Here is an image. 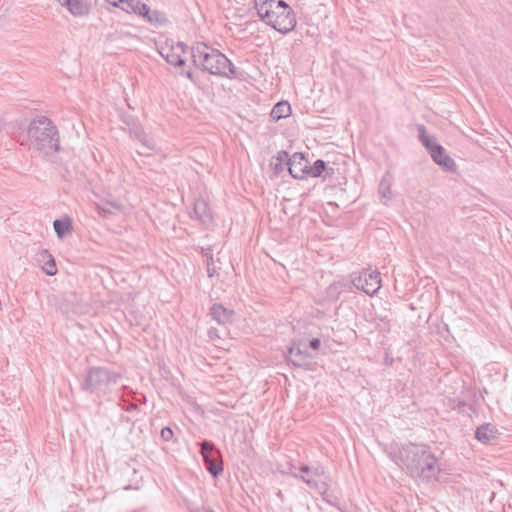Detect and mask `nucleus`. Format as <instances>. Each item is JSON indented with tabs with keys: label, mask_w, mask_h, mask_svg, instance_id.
I'll use <instances>...</instances> for the list:
<instances>
[{
	"label": "nucleus",
	"mask_w": 512,
	"mask_h": 512,
	"mask_svg": "<svg viewBox=\"0 0 512 512\" xmlns=\"http://www.w3.org/2000/svg\"><path fill=\"white\" fill-rule=\"evenodd\" d=\"M210 314L216 322L222 325L231 323L234 318V311L221 304H214L210 309Z\"/></svg>",
	"instance_id": "nucleus-13"
},
{
	"label": "nucleus",
	"mask_w": 512,
	"mask_h": 512,
	"mask_svg": "<svg viewBox=\"0 0 512 512\" xmlns=\"http://www.w3.org/2000/svg\"><path fill=\"white\" fill-rule=\"evenodd\" d=\"M474 435H475V438L480 441V436H481V433H480V426H477L475 428V432H474Z\"/></svg>",
	"instance_id": "nucleus-36"
},
{
	"label": "nucleus",
	"mask_w": 512,
	"mask_h": 512,
	"mask_svg": "<svg viewBox=\"0 0 512 512\" xmlns=\"http://www.w3.org/2000/svg\"><path fill=\"white\" fill-rule=\"evenodd\" d=\"M276 495H277V497H278L281 501H283V500H284V495H283V493H282V491H281V490H279V491L277 492V494H276Z\"/></svg>",
	"instance_id": "nucleus-38"
},
{
	"label": "nucleus",
	"mask_w": 512,
	"mask_h": 512,
	"mask_svg": "<svg viewBox=\"0 0 512 512\" xmlns=\"http://www.w3.org/2000/svg\"><path fill=\"white\" fill-rule=\"evenodd\" d=\"M198 72L202 76H206L208 74L215 76H226V69L235 68V66H195Z\"/></svg>",
	"instance_id": "nucleus-21"
},
{
	"label": "nucleus",
	"mask_w": 512,
	"mask_h": 512,
	"mask_svg": "<svg viewBox=\"0 0 512 512\" xmlns=\"http://www.w3.org/2000/svg\"><path fill=\"white\" fill-rule=\"evenodd\" d=\"M345 285L342 282H335L327 288V296L331 299H337Z\"/></svg>",
	"instance_id": "nucleus-25"
},
{
	"label": "nucleus",
	"mask_w": 512,
	"mask_h": 512,
	"mask_svg": "<svg viewBox=\"0 0 512 512\" xmlns=\"http://www.w3.org/2000/svg\"><path fill=\"white\" fill-rule=\"evenodd\" d=\"M54 230L59 238H63L71 229L69 219H56L53 222Z\"/></svg>",
	"instance_id": "nucleus-24"
},
{
	"label": "nucleus",
	"mask_w": 512,
	"mask_h": 512,
	"mask_svg": "<svg viewBox=\"0 0 512 512\" xmlns=\"http://www.w3.org/2000/svg\"><path fill=\"white\" fill-rule=\"evenodd\" d=\"M494 497H495V492H494V491H490V494H489V500H490V502H492V501H493Z\"/></svg>",
	"instance_id": "nucleus-39"
},
{
	"label": "nucleus",
	"mask_w": 512,
	"mask_h": 512,
	"mask_svg": "<svg viewBox=\"0 0 512 512\" xmlns=\"http://www.w3.org/2000/svg\"><path fill=\"white\" fill-rule=\"evenodd\" d=\"M333 172L332 167H328L325 161L318 159L313 165L309 164L308 177H326L332 175Z\"/></svg>",
	"instance_id": "nucleus-16"
},
{
	"label": "nucleus",
	"mask_w": 512,
	"mask_h": 512,
	"mask_svg": "<svg viewBox=\"0 0 512 512\" xmlns=\"http://www.w3.org/2000/svg\"><path fill=\"white\" fill-rule=\"evenodd\" d=\"M290 114V104L286 101H281L274 105L270 115L274 120L278 121L280 119L288 117Z\"/></svg>",
	"instance_id": "nucleus-20"
},
{
	"label": "nucleus",
	"mask_w": 512,
	"mask_h": 512,
	"mask_svg": "<svg viewBox=\"0 0 512 512\" xmlns=\"http://www.w3.org/2000/svg\"><path fill=\"white\" fill-rule=\"evenodd\" d=\"M177 70L174 72L175 75L179 76H185V66H174Z\"/></svg>",
	"instance_id": "nucleus-33"
},
{
	"label": "nucleus",
	"mask_w": 512,
	"mask_h": 512,
	"mask_svg": "<svg viewBox=\"0 0 512 512\" xmlns=\"http://www.w3.org/2000/svg\"><path fill=\"white\" fill-rule=\"evenodd\" d=\"M274 159H275V162L272 161L271 166L273 167L274 172L276 174H278L281 171H283L284 165L288 166L289 154H288V152L281 150L277 153V155L275 156Z\"/></svg>",
	"instance_id": "nucleus-23"
},
{
	"label": "nucleus",
	"mask_w": 512,
	"mask_h": 512,
	"mask_svg": "<svg viewBox=\"0 0 512 512\" xmlns=\"http://www.w3.org/2000/svg\"><path fill=\"white\" fill-rule=\"evenodd\" d=\"M227 78H233V79H243L244 75L243 72L239 70L237 66L235 68H228L226 69V76Z\"/></svg>",
	"instance_id": "nucleus-27"
},
{
	"label": "nucleus",
	"mask_w": 512,
	"mask_h": 512,
	"mask_svg": "<svg viewBox=\"0 0 512 512\" xmlns=\"http://www.w3.org/2000/svg\"><path fill=\"white\" fill-rule=\"evenodd\" d=\"M61 6H64L65 0H58Z\"/></svg>",
	"instance_id": "nucleus-40"
},
{
	"label": "nucleus",
	"mask_w": 512,
	"mask_h": 512,
	"mask_svg": "<svg viewBox=\"0 0 512 512\" xmlns=\"http://www.w3.org/2000/svg\"><path fill=\"white\" fill-rule=\"evenodd\" d=\"M30 146L44 156L60 150V138L57 127L46 116L33 119L28 127Z\"/></svg>",
	"instance_id": "nucleus-2"
},
{
	"label": "nucleus",
	"mask_w": 512,
	"mask_h": 512,
	"mask_svg": "<svg viewBox=\"0 0 512 512\" xmlns=\"http://www.w3.org/2000/svg\"><path fill=\"white\" fill-rule=\"evenodd\" d=\"M130 135L135 140L139 141L144 148L149 151H153L156 148L155 142L148 137L146 132L140 126H134L130 130Z\"/></svg>",
	"instance_id": "nucleus-15"
},
{
	"label": "nucleus",
	"mask_w": 512,
	"mask_h": 512,
	"mask_svg": "<svg viewBox=\"0 0 512 512\" xmlns=\"http://www.w3.org/2000/svg\"><path fill=\"white\" fill-rule=\"evenodd\" d=\"M121 378L122 374L120 372L107 367H89L81 384V389L96 394L98 397L104 396L111 392V387L116 385Z\"/></svg>",
	"instance_id": "nucleus-3"
},
{
	"label": "nucleus",
	"mask_w": 512,
	"mask_h": 512,
	"mask_svg": "<svg viewBox=\"0 0 512 512\" xmlns=\"http://www.w3.org/2000/svg\"><path fill=\"white\" fill-rule=\"evenodd\" d=\"M498 436L499 432L495 425L482 424V444H494Z\"/></svg>",
	"instance_id": "nucleus-19"
},
{
	"label": "nucleus",
	"mask_w": 512,
	"mask_h": 512,
	"mask_svg": "<svg viewBox=\"0 0 512 512\" xmlns=\"http://www.w3.org/2000/svg\"><path fill=\"white\" fill-rule=\"evenodd\" d=\"M201 252H202L203 256H205L206 258L209 257V260H212V249L210 246H208L206 248L202 247Z\"/></svg>",
	"instance_id": "nucleus-31"
},
{
	"label": "nucleus",
	"mask_w": 512,
	"mask_h": 512,
	"mask_svg": "<svg viewBox=\"0 0 512 512\" xmlns=\"http://www.w3.org/2000/svg\"><path fill=\"white\" fill-rule=\"evenodd\" d=\"M120 1L121 0H107L108 3H110L111 5H113L115 7H119Z\"/></svg>",
	"instance_id": "nucleus-37"
},
{
	"label": "nucleus",
	"mask_w": 512,
	"mask_h": 512,
	"mask_svg": "<svg viewBox=\"0 0 512 512\" xmlns=\"http://www.w3.org/2000/svg\"><path fill=\"white\" fill-rule=\"evenodd\" d=\"M123 409H125V410H126V411H128V412H131V411H136V410H138V406H137V404L130 403L128 406L123 407Z\"/></svg>",
	"instance_id": "nucleus-34"
},
{
	"label": "nucleus",
	"mask_w": 512,
	"mask_h": 512,
	"mask_svg": "<svg viewBox=\"0 0 512 512\" xmlns=\"http://www.w3.org/2000/svg\"><path fill=\"white\" fill-rule=\"evenodd\" d=\"M64 7L75 16H81L87 12L86 6L80 0H65Z\"/></svg>",
	"instance_id": "nucleus-22"
},
{
	"label": "nucleus",
	"mask_w": 512,
	"mask_h": 512,
	"mask_svg": "<svg viewBox=\"0 0 512 512\" xmlns=\"http://www.w3.org/2000/svg\"><path fill=\"white\" fill-rule=\"evenodd\" d=\"M290 475L303 481L309 488L315 490L320 495H325L329 490V476L322 465L315 467L301 464L299 467L291 464Z\"/></svg>",
	"instance_id": "nucleus-4"
},
{
	"label": "nucleus",
	"mask_w": 512,
	"mask_h": 512,
	"mask_svg": "<svg viewBox=\"0 0 512 512\" xmlns=\"http://www.w3.org/2000/svg\"><path fill=\"white\" fill-rule=\"evenodd\" d=\"M289 362L295 367H306L309 365L312 355L306 350V347L302 348V344H294L288 350Z\"/></svg>",
	"instance_id": "nucleus-12"
},
{
	"label": "nucleus",
	"mask_w": 512,
	"mask_h": 512,
	"mask_svg": "<svg viewBox=\"0 0 512 512\" xmlns=\"http://www.w3.org/2000/svg\"><path fill=\"white\" fill-rule=\"evenodd\" d=\"M96 209L99 215L106 217L107 215L122 212L123 206L121 203L116 201H106L102 204H97Z\"/></svg>",
	"instance_id": "nucleus-17"
},
{
	"label": "nucleus",
	"mask_w": 512,
	"mask_h": 512,
	"mask_svg": "<svg viewBox=\"0 0 512 512\" xmlns=\"http://www.w3.org/2000/svg\"><path fill=\"white\" fill-rule=\"evenodd\" d=\"M391 187H392V175L389 172H387L382 177V179L379 183V189H378V192H379L381 198L386 199V201L384 202L385 204H387V201L392 199L393 195H392Z\"/></svg>",
	"instance_id": "nucleus-18"
},
{
	"label": "nucleus",
	"mask_w": 512,
	"mask_h": 512,
	"mask_svg": "<svg viewBox=\"0 0 512 512\" xmlns=\"http://www.w3.org/2000/svg\"><path fill=\"white\" fill-rule=\"evenodd\" d=\"M198 512H213V511H211V510H206V509H203V510H201V511H198Z\"/></svg>",
	"instance_id": "nucleus-41"
},
{
	"label": "nucleus",
	"mask_w": 512,
	"mask_h": 512,
	"mask_svg": "<svg viewBox=\"0 0 512 512\" xmlns=\"http://www.w3.org/2000/svg\"><path fill=\"white\" fill-rule=\"evenodd\" d=\"M194 214L196 218L203 224H208L212 221L209 205L204 199H198L195 201Z\"/></svg>",
	"instance_id": "nucleus-14"
},
{
	"label": "nucleus",
	"mask_w": 512,
	"mask_h": 512,
	"mask_svg": "<svg viewBox=\"0 0 512 512\" xmlns=\"http://www.w3.org/2000/svg\"><path fill=\"white\" fill-rule=\"evenodd\" d=\"M173 435L174 433L170 427H164L161 430V437L165 441H170L173 438Z\"/></svg>",
	"instance_id": "nucleus-28"
},
{
	"label": "nucleus",
	"mask_w": 512,
	"mask_h": 512,
	"mask_svg": "<svg viewBox=\"0 0 512 512\" xmlns=\"http://www.w3.org/2000/svg\"><path fill=\"white\" fill-rule=\"evenodd\" d=\"M49 260L45 263L43 270L44 272L49 275L53 276L57 273V268L54 259L49 255Z\"/></svg>",
	"instance_id": "nucleus-26"
},
{
	"label": "nucleus",
	"mask_w": 512,
	"mask_h": 512,
	"mask_svg": "<svg viewBox=\"0 0 512 512\" xmlns=\"http://www.w3.org/2000/svg\"><path fill=\"white\" fill-rule=\"evenodd\" d=\"M193 64H232V62L220 51L205 43H196L190 49Z\"/></svg>",
	"instance_id": "nucleus-7"
},
{
	"label": "nucleus",
	"mask_w": 512,
	"mask_h": 512,
	"mask_svg": "<svg viewBox=\"0 0 512 512\" xmlns=\"http://www.w3.org/2000/svg\"><path fill=\"white\" fill-rule=\"evenodd\" d=\"M200 453L205 463L206 469L213 477H218L223 472V465L220 462V452L215 445L209 441H203L200 444Z\"/></svg>",
	"instance_id": "nucleus-10"
},
{
	"label": "nucleus",
	"mask_w": 512,
	"mask_h": 512,
	"mask_svg": "<svg viewBox=\"0 0 512 512\" xmlns=\"http://www.w3.org/2000/svg\"><path fill=\"white\" fill-rule=\"evenodd\" d=\"M185 76L190 79L193 83H197V79L195 78V71L189 69L186 70Z\"/></svg>",
	"instance_id": "nucleus-32"
},
{
	"label": "nucleus",
	"mask_w": 512,
	"mask_h": 512,
	"mask_svg": "<svg viewBox=\"0 0 512 512\" xmlns=\"http://www.w3.org/2000/svg\"><path fill=\"white\" fill-rule=\"evenodd\" d=\"M351 282L355 288L370 296L381 288V277L378 271L363 270L353 275Z\"/></svg>",
	"instance_id": "nucleus-9"
},
{
	"label": "nucleus",
	"mask_w": 512,
	"mask_h": 512,
	"mask_svg": "<svg viewBox=\"0 0 512 512\" xmlns=\"http://www.w3.org/2000/svg\"><path fill=\"white\" fill-rule=\"evenodd\" d=\"M309 161L302 153H294L289 157L288 171L295 179H304L308 177Z\"/></svg>",
	"instance_id": "nucleus-11"
},
{
	"label": "nucleus",
	"mask_w": 512,
	"mask_h": 512,
	"mask_svg": "<svg viewBox=\"0 0 512 512\" xmlns=\"http://www.w3.org/2000/svg\"><path fill=\"white\" fill-rule=\"evenodd\" d=\"M393 459L411 477L423 481L436 479L440 472L438 459L425 444H404L398 448Z\"/></svg>",
	"instance_id": "nucleus-1"
},
{
	"label": "nucleus",
	"mask_w": 512,
	"mask_h": 512,
	"mask_svg": "<svg viewBox=\"0 0 512 512\" xmlns=\"http://www.w3.org/2000/svg\"><path fill=\"white\" fill-rule=\"evenodd\" d=\"M170 64H179V65H182V64H186V59H183V58H178L175 62H170L168 61Z\"/></svg>",
	"instance_id": "nucleus-35"
},
{
	"label": "nucleus",
	"mask_w": 512,
	"mask_h": 512,
	"mask_svg": "<svg viewBox=\"0 0 512 512\" xmlns=\"http://www.w3.org/2000/svg\"><path fill=\"white\" fill-rule=\"evenodd\" d=\"M320 346H321V341L320 339L318 338H313L312 340H310L309 342V347L312 349V350H319L320 349Z\"/></svg>",
	"instance_id": "nucleus-30"
},
{
	"label": "nucleus",
	"mask_w": 512,
	"mask_h": 512,
	"mask_svg": "<svg viewBox=\"0 0 512 512\" xmlns=\"http://www.w3.org/2000/svg\"><path fill=\"white\" fill-rule=\"evenodd\" d=\"M119 8L127 13L143 16L150 23L162 24L166 22L165 14L157 10H150V8L140 0H121Z\"/></svg>",
	"instance_id": "nucleus-8"
},
{
	"label": "nucleus",
	"mask_w": 512,
	"mask_h": 512,
	"mask_svg": "<svg viewBox=\"0 0 512 512\" xmlns=\"http://www.w3.org/2000/svg\"><path fill=\"white\" fill-rule=\"evenodd\" d=\"M206 259H207V273H208L209 277H212L216 273V268L212 267L213 259L209 260V257H207Z\"/></svg>",
	"instance_id": "nucleus-29"
},
{
	"label": "nucleus",
	"mask_w": 512,
	"mask_h": 512,
	"mask_svg": "<svg viewBox=\"0 0 512 512\" xmlns=\"http://www.w3.org/2000/svg\"><path fill=\"white\" fill-rule=\"evenodd\" d=\"M419 140L429 151L433 161L447 171H455V161L446 153L445 149L436 142L434 136L429 135L424 125H418Z\"/></svg>",
	"instance_id": "nucleus-5"
},
{
	"label": "nucleus",
	"mask_w": 512,
	"mask_h": 512,
	"mask_svg": "<svg viewBox=\"0 0 512 512\" xmlns=\"http://www.w3.org/2000/svg\"><path fill=\"white\" fill-rule=\"evenodd\" d=\"M276 3L274 10H271L272 17L268 19L267 24L281 33H287L294 29L296 18L287 3L283 0L274 1Z\"/></svg>",
	"instance_id": "nucleus-6"
}]
</instances>
